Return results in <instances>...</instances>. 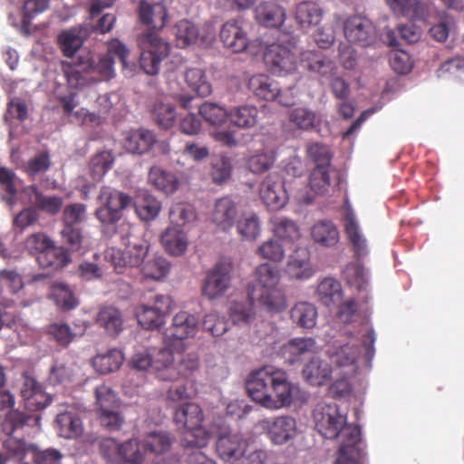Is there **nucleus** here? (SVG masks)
I'll return each instance as SVG.
<instances>
[{
  "label": "nucleus",
  "mask_w": 464,
  "mask_h": 464,
  "mask_svg": "<svg viewBox=\"0 0 464 464\" xmlns=\"http://www.w3.org/2000/svg\"><path fill=\"white\" fill-rule=\"evenodd\" d=\"M97 104L101 105L102 108L99 110L98 113L90 112L88 110L84 108H81L80 110L74 112L75 119L82 123V124H95L98 125L101 123V118L109 113L111 103L107 96H100L96 101Z\"/></svg>",
  "instance_id": "obj_49"
},
{
  "label": "nucleus",
  "mask_w": 464,
  "mask_h": 464,
  "mask_svg": "<svg viewBox=\"0 0 464 464\" xmlns=\"http://www.w3.org/2000/svg\"><path fill=\"white\" fill-rule=\"evenodd\" d=\"M281 279L280 270L268 263L257 266L254 272V281L248 285V295L257 291L277 287Z\"/></svg>",
  "instance_id": "obj_20"
},
{
  "label": "nucleus",
  "mask_w": 464,
  "mask_h": 464,
  "mask_svg": "<svg viewBox=\"0 0 464 464\" xmlns=\"http://www.w3.org/2000/svg\"><path fill=\"white\" fill-rule=\"evenodd\" d=\"M172 306L173 300L169 295H156L151 303L135 308V316L142 328L159 330L165 324Z\"/></svg>",
  "instance_id": "obj_9"
},
{
  "label": "nucleus",
  "mask_w": 464,
  "mask_h": 464,
  "mask_svg": "<svg viewBox=\"0 0 464 464\" xmlns=\"http://www.w3.org/2000/svg\"><path fill=\"white\" fill-rule=\"evenodd\" d=\"M391 9L398 14L416 18L419 10H423L424 5L413 0H385Z\"/></svg>",
  "instance_id": "obj_64"
},
{
  "label": "nucleus",
  "mask_w": 464,
  "mask_h": 464,
  "mask_svg": "<svg viewBox=\"0 0 464 464\" xmlns=\"http://www.w3.org/2000/svg\"><path fill=\"white\" fill-rule=\"evenodd\" d=\"M198 112L207 122L214 126H221L228 121V111L213 102L201 104Z\"/></svg>",
  "instance_id": "obj_53"
},
{
  "label": "nucleus",
  "mask_w": 464,
  "mask_h": 464,
  "mask_svg": "<svg viewBox=\"0 0 464 464\" xmlns=\"http://www.w3.org/2000/svg\"><path fill=\"white\" fill-rule=\"evenodd\" d=\"M361 353V348L355 344L345 343L331 353V362L334 364L337 378L330 386V392L334 397H343L351 391L349 375L354 372V364Z\"/></svg>",
  "instance_id": "obj_6"
},
{
  "label": "nucleus",
  "mask_w": 464,
  "mask_h": 464,
  "mask_svg": "<svg viewBox=\"0 0 464 464\" xmlns=\"http://www.w3.org/2000/svg\"><path fill=\"white\" fill-rule=\"evenodd\" d=\"M150 182L166 195L174 193L179 188L177 177L160 167H152L149 172Z\"/></svg>",
  "instance_id": "obj_40"
},
{
  "label": "nucleus",
  "mask_w": 464,
  "mask_h": 464,
  "mask_svg": "<svg viewBox=\"0 0 464 464\" xmlns=\"http://www.w3.org/2000/svg\"><path fill=\"white\" fill-rule=\"evenodd\" d=\"M307 158L314 164V169H330L333 154L329 146L314 142L306 148Z\"/></svg>",
  "instance_id": "obj_47"
},
{
  "label": "nucleus",
  "mask_w": 464,
  "mask_h": 464,
  "mask_svg": "<svg viewBox=\"0 0 464 464\" xmlns=\"http://www.w3.org/2000/svg\"><path fill=\"white\" fill-rule=\"evenodd\" d=\"M259 425L275 445H284L296 435V421L291 416L266 418L262 420Z\"/></svg>",
  "instance_id": "obj_13"
},
{
  "label": "nucleus",
  "mask_w": 464,
  "mask_h": 464,
  "mask_svg": "<svg viewBox=\"0 0 464 464\" xmlns=\"http://www.w3.org/2000/svg\"><path fill=\"white\" fill-rule=\"evenodd\" d=\"M289 121L297 129L309 130L319 124L320 119L318 115L304 107H296L288 112Z\"/></svg>",
  "instance_id": "obj_46"
},
{
  "label": "nucleus",
  "mask_w": 464,
  "mask_h": 464,
  "mask_svg": "<svg viewBox=\"0 0 464 464\" xmlns=\"http://www.w3.org/2000/svg\"><path fill=\"white\" fill-rule=\"evenodd\" d=\"M160 242L167 253L174 256L185 254L188 246L187 233L178 227H169L161 234Z\"/></svg>",
  "instance_id": "obj_25"
},
{
  "label": "nucleus",
  "mask_w": 464,
  "mask_h": 464,
  "mask_svg": "<svg viewBox=\"0 0 464 464\" xmlns=\"http://www.w3.org/2000/svg\"><path fill=\"white\" fill-rule=\"evenodd\" d=\"M174 420L185 429L181 438L184 448L202 449L208 445L210 432L202 425L204 414L199 405L192 402L183 404L175 411Z\"/></svg>",
  "instance_id": "obj_4"
},
{
  "label": "nucleus",
  "mask_w": 464,
  "mask_h": 464,
  "mask_svg": "<svg viewBox=\"0 0 464 464\" xmlns=\"http://www.w3.org/2000/svg\"><path fill=\"white\" fill-rule=\"evenodd\" d=\"M264 63L267 69L277 75H285L296 71L298 63L304 69L328 77L333 75L334 63L322 53L304 51L298 53L295 46L273 44L264 53Z\"/></svg>",
  "instance_id": "obj_2"
},
{
  "label": "nucleus",
  "mask_w": 464,
  "mask_h": 464,
  "mask_svg": "<svg viewBox=\"0 0 464 464\" xmlns=\"http://www.w3.org/2000/svg\"><path fill=\"white\" fill-rule=\"evenodd\" d=\"M258 24L268 28L281 26L285 19V10L276 3L265 2L260 4L255 11Z\"/></svg>",
  "instance_id": "obj_28"
},
{
  "label": "nucleus",
  "mask_w": 464,
  "mask_h": 464,
  "mask_svg": "<svg viewBox=\"0 0 464 464\" xmlns=\"http://www.w3.org/2000/svg\"><path fill=\"white\" fill-rule=\"evenodd\" d=\"M172 442L173 440L168 432L152 431L145 436L141 446L145 450L156 455H161L170 450Z\"/></svg>",
  "instance_id": "obj_42"
},
{
  "label": "nucleus",
  "mask_w": 464,
  "mask_h": 464,
  "mask_svg": "<svg viewBox=\"0 0 464 464\" xmlns=\"http://www.w3.org/2000/svg\"><path fill=\"white\" fill-rule=\"evenodd\" d=\"M148 246L134 244L127 246L125 250L110 247L105 252V258L113 266L116 273H123L127 266H139L148 253Z\"/></svg>",
  "instance_id": "obj_14"
},
{
  "label": "nucleus",
  "mask_w": 464,
  "mask_h": 464,
  "mask_svg": "<svg viewBox=\"0 0 464 464\" xmlns=\"http://www.w3.org/2000/svg\"><path fill=\"white\" fill-rule=\"evenodd\" d=\"M99 450L110 464H143L145 459L137 439L121 442L113 438H104L99 443Z\"/></svg>",
  "instance_id": "obj_7"
},
{
  "label": "nucleus",
  "mask_w": 464,
  "mask_h": 464,
  "mask_svg": "<svg viewBox=\"0 0 464 464\" xmlns=\"http://www.w3.org/2000/svg\"><path fill=\"white\" fill-rule=\"evenodd\" d=\"M152 117L159 126L169 129L177 118L175 107L168 102H157L152 109Z\"/></svg>",
  "instance_id": "obj_54"
},
{
  "label": "nucleus",
  "mask_w": 464,
  "mask_h": 464,
  "mask_svg": "<svg viewBox=\"0 0 464 464\" xmlns=\"http://www.w3.org/2000/svg\"><path fill=\"white\" fill-rule=\"evenodd\" d=\"M290 317L298 326L311 329L314 327L316 324L317 309L311 303L298 302L292 307Z\"/></svg>",
  "instance_id": "obj_38"
},
{
  "label": "nucleus",
  "mask_w": 464,
  "mask_h": 464,
  "mask_svg": "<svg viewBox=\"0 0 464 464\" xmlns=\"http://www.w3.org/2000/svg\"><path fill=\"white\" fill-rule=\"evenodd\" d=\"M114 157L109 150L101 151L92 157L90 161L91 175L94 180H101L112 168Z\"/></svg>",
  "instance_id": "obj_51"
},
{
  "label": "nucleus",
  "mask_w": 464,
  "mask_h": 464,
  "mask_svg": "<svg viewBox=\"0 0 464 464\" xmlns=\"http://www.w3.org/2000/svg\"><path fill=\"white\" fill-rule=\"evenodd\" d=\"M256 254L263 259L273 263H280L285 258V250L276 239H269L258 246Z\"/></svg>",
  "instance_id": "obj_61"
},
{
  "label": "nucleus",
  "mask_w": 464,
  "mask_h": 464,
  "mask_svg": "<svg viewBox=\"0 0 464 464\" xmlns=\"http://www.w3.org/2000/svg\"><path fill=\"white\" fill-rule=\"evenodd\" d=\"M174 35L177 46L186 48L197 42L199 32L196 24L188 19H183L175 24Z\"/></svg>",
  "instance_id": "obj_45"
},
{
  "label": "nucleus",
  "mask_w": 464,
  "mask_h": 464,
  "mask_svg": "<svg viewBox=\"0 0 464 464\" xmlns=\"http://www.w3.org/2000/svg\"><path fill=\"white\" fill-rule=\"evenodd\" d=\"M316 430L325 439H338L342 444H356L360 441L361 430L349 425L346 416L339 412L336 404H319L314 411Z\"/></svg>",
  "instance_id": "obj_3"
},
{
  "label": "nucleus",
  "mask_w": 464,
  "mask_h": 464,
  "mask_svg": "<svg viewBox=\"0 0 464 464\" xmlns=\"http://www.w3.org/2000/svg\"><path fill=\"white\" fill-rule=\"evenodd\" d=\"M211 220L222 230L230 228L237 214L235 205H209Z\"/></svg>",
  "instance_id": "obj_52"
},
{
  "label": "nucleus",
  "mask_w": 464,
  "mask_h": 464,
  "mask_svg": "<svg viewBox=\"0 0 464 464\" xmlns=\"http://www.w3.org/2000/svg\"><path fill=\"white\" fill-rule=\"evenodd\" d=\"M96 324L105 333L111 336H118L124 328V319L120 309L112 305L102 306L96 316Z\"/></svg>",
  "instance_id": "obj_23"
},
{
  "label": "nucleus",
  "mask_w": 464,
  "mask_h": 464,
  "mask_svg": "<svg viewBox=\"0 0 464 464\" xmlns=\"http://www.w3.org/2000/svg\"><path fill=\"white\" fill-rule=\"evenodd\" d=\"M238 233L246 239L255 240L260 234L259 219L255 214H246L237 222Z\"/></svg>",
  "instance_id": "obj_63"
},
{
  "label": "nucleus",
  "mask_w": 464,
  "mask_h": 464,
  "mask_svg": "<svg viewBox=\"0 0 464 464\" xmlns=\"http://www.w3.org/2000/svg\"><path fill=\"white\" fill-rule=\"evenodd\" d=\"M198 318L187 311H179L173 318L168 328V336L177 340H186L194 337L198 333Z\"/></svg>",
  "instance_id": "obj_19"
},
{
  "label": "nucleus",
  "mask_w": 464,
  "mask_h": 464,
  "mask_svg": "<svg viewBox=\"0 0 464 464\" xmlns=\"http://www.w3.org/2000/svg\"><path fill=\"white\" fill-rule=\"evenodd\" d=\"M155 142L153 131L145 129L131 130L126 133L124 148L130 153L143 154L148 152Z\"/></svg>",
  "instance_id": "obj_27"
},
{
  "label": "nucleus",
  "mask_w": 464,
  "mask_h": 464,
  "mask_svg": "<svg viewBox=\"0 0 464 464\" xmlns=\"http://www.w3.org/2000/svg\"><path fill=\"white\" fill-rule=\"evenodd\" d=\"M343 227L354 258L357 261L364 258L369 254L368 241L350 207L345 209Z\"/></svg>",
  "instance_id": "obj_16"
},
{
  "label": "nucleus",
  "mask_w": 464,
  "mask_h": 464,
  "mask_svg": "<svg viewBox=\"0 0 464 464\" xmlns=\"http://www.w3.org/2000/svg\"><path fill=\"white\" fill-rule=\"evenodd\" d=\"M85 30L82 27H72L62 31L57 37L58 44L64 56L72 57L82 46Z\"/></svg>",
  "instance_id": "obj_34"
},
{
  "label": "nucleus",
  "mask_w": 464,
  "mask_h": 464,
  "mask_svg": "<svg viewBox=\"0 0 464 464\" xmlns=\"http://www.w3.org/2000/svg\"><path fill=\"white\" fill-rule=\"evenodd\" d=\"M316 295L321 304L330 307L341 303L343 291L338 280L333 277H325L318 284Z\"/></svg>",
  "instance_id": "obj_32"
},
{
  "label": "nucleus",
  "mask_w": 464,
  "mask_h": 464,
  "mask_svg": "<svg viewBox=\"0 0 464 464\" xmlns=\"http://www.w3.org/2000/svg\"><path fill=\"white\" fill-rule=\"evenodd\" d=\"M343 274L347 283L357 291L358 298L362 302L367 303L369 299V284L363 266L358 262L348 264Z\"/></svg>",
  "instance_id": "obj_26"
},
{
  "label": "nucleus",
  "mask_w": 464,
  "mask_h": 464,
  "mask_svg": "<svg viewBox=\"0 0 464 464\" xmlns=\"http://www.w3.org/2000/svg\"><path fill=\"white\" fill-rule=\"evenodd\" d=\"M248 447L247 440L239 433L228 430L221 432L216 441V452L225 462L236 463Z\"/></svg>",
  "instance_id": "obj_15"
},
{
  "label": "nucleus",
  "mask_w": 464,
  "mask_h": 464,
  "mask_svg": "<svg viewBox=\"0 0 464 464\" xmlns=\"http://www.w3.org/2000/svg\"><path fill=\"white\" fill-rule=\"evenodd\" d=\"M130 364L138 371L153 369L157 378L161 381L173 382L180 376V370L174 365V355L169 349H160L154 358L147 353H135Z\"/></svg>",
  "instance_id": "obj_8"
},
{
  "label": "nucleus",
  "mask_w": 464,
  "mask_h": 464,
  "mask_svg": "<svg viewBox=\"0 0 464 464\" xmlns=\"http://www.w3.org/2000/svg\"><path fill=\"white\" fill-rule=\"evenodd\" d=\"M259 121V111L256 106L242 104L233 106L228 110V123L240 130H251Z\"/></svg>",
  "instance_id": "obj_22"
},
{
  "label": "nucleus",
  "mask_w": 464,
  "mask_h": 464,
  "mask_svg": "<svg viewBox=\"0 0 464 464\" xmlns=\"http://www.w3.org/2000/svg\"><path fill=\"white\" fill-rule=\"evenodd\" d=\"M273 224L274 234L279 239L295 244L301 238L300 228L293 220L286 218H276Z\"/></svg>",
  "instance_id": "obj_43"
},
{
  "label": "nucleus",
  "mask_w": 464,
  "mask_h": 464,
  "mask_svg": "<svg viewBox=\"0 0 464 464\" xmlns=\"http://www.w3.org/2000/svg\"><path fill=\"white\" fill-rule=\"evenodd\" d=\"M285 273L294 279L305 280L313 276L314 270L310 262V252L305 247H298L290 256Z\"/></svg>",
  "instance_id": "obj_21"
},
{
  "label": "nucleus",
  "mask_w": 464,
  "mask_h": 464,
  "mask_svg": "<svg viewBox=\"0 0 464 464\" xmlns=\"http://www.w3.org/2000/svg\"><path fill=\"white\" fill-rule=\"evenodd\" d=\"M219 36L224 45L234 53H242L248 45V38L240 19L227 21L221 27Z\"/></svg>",
  "instance_id": "obj_17"
},
{
  "label": "nucleus",
  "mask_w": 464,
  "mask_h": 464,
  "mask_svg": "<svg viewBox=\"0 0 464 464\" xmlns=\"http://www.w3.org/2000/svg\"><path fill=\"white\" fill-rule=\"evenodd\" d=\"M309 186L314 194L325 195L331 186L329 169H313L309 176Z\"/></svg>",
  "instance_id": "obj_60"
},
{
  "label": "nucleus",
  "mask_w": 464,
  "mask_h": 464,
  "mask_svg": "<svg viewBox=\"0 0 464 464\" xmlns=\"http://www.w3.org/2000/svg\"><path fill=\"white\" fill-rule=\"evenodd\" d=\"M173 227H180L197 218L194 205H173L169 212Z\"/></svg>",
  "instance_id": "obj_58"
},
{
  "label": "nucleus",
  "mask_w": 464,
  "mask_h": 464,
  "mask_svg": "<svg viewBox=\"0 0 464 464\" xmlns=\"http://www.w3.org/2000/svg\"><path fill=\"white\" fill-rule=\"evenodd\" d=\"M250 298L258 302L260 306L270 314L282 313L287 307L285 295L279 286L257 291L255 295H250Z\"/></svg>",
  "instance_id": "obj_24"
},
{
  "label": "nucleus",
  "mask_w": 464,
  "mask_h": 464,
  "mask_svg": "<svg viewBox=\"0 0 464 464\" xmlns=\"http://www.w3.org/2000/svg\"><path fill=\"white\" fill-rule=\"evenodd\" d=\"M170 265L162 256H155L146 261L142 266V274L147 278L160 280L169 272Z\"/></svg>",
  "instance_id": "obj_55"
},
{
  "label": "nucleus",
  "mask_w": 464,
  "mask_h": 464,
  "mask_svg": "<svg viewBox=\"0 0 464 464\" xmlns=\"http://www.w3.org/2000/svg\"><path fill=\"white\" fill-rule=\"evenodd\" d=\"M313 240L324 247L334 246L340 239L337 227L330 220H321L311 227Z\"/></svg>",
  "instance_id": "obj_33"
},
{
  "label": "nucleus",
  "mask_w": 464,
  "mask_h": 464,
  "mask_svg": "<svg viewBox=\"0 0 464 464\" xmlns=\"http://www.w3.org/2000/svg\"><path fill=\"white\" fill-rule=\"evenodd\" d=\"M185 82L198 96L207 97L212 92L211 83L207 79L204 70L189 68L185 72Z\"/></svg>",
  "instance_id": "obj_44"
},
{
  "label": "nucleus",
  "mask_w": 464,
  "mask_h": 464,
  "mask_svg": "<svg viewBox=\"0 0 464 464\" xmlns=\"http://www.w3.org/2000/svg\"><path fill=\"white\" fill-rule=\"evenodd\" d=\"M95 399L98 412L120 408V400L107 385H100L95 389Z\"/></svg>",
  "instance_id": "obj_59"
},
{
  "label": "nucleus",
  "mask_w": 464,
  "mask_h": 464,
  "mask_svg": "<svg viewBox=\"0 0 464 464\" xmlns=\"http://www.w3.org/2000/svg\"><path fill=\"white\" fill-rule=\"evenodd\" d=\"M124 361L121 351L110 349L105 353H99L92 360L93 368L101 374H107L120 369Z\"/></svg>",
  "instance_id": "obj_37"
},
{
  "label": "nucleus",
  "mask_w": 464,
  "mask_h": 464,
  "mask_svg": "<svg viewBox=\"0 0 464 464\" xmlns=\"http://www.w3.org/2000/svg\"><path fill=\"white\" fill-rule=\"evenodd\" d=\"M314 347L315 342L313 338H295L284 345L282 353L290 364H294L305 354L313 353Z\"/></svg>",
  "instance_id": "obj_36"
},
{
  "label": "nucleus",
  "mask_w": 464,
  "mask_h": 464,
  "mask_svg": "<svg viewBox=\"0 0 464 464\" xmlns=\"http://www.w3.org/2000/svg\"><path fill=\"white\" fill-rule=\"evenodd\" d=\"M248 87L256 96L266 101H276L278 95V83L266 74L253 75Z\"/></svg>",
  "instance_id": "obj_35"
},
{
  "label": "nucleus",
  "mask_w": 464,
  "mask_h": 464,
  "mask_svg": "<svg viewBox=\"0 0 464 464\" xmlns=\"http://www.w3.org/2000/svg\"><path fill=\"white\" fill-rule=\"evenodd\" d=\"M171 3L172 0H160L153 4L140 0L137 10L139 21L149 27L146 30H162L169 21V6Z\"/></svg>",
  "instance_id": "obj_11"
},
{
  "label": "nucleus",
  "mask_w": 464,
  "mask_h": 464,
  "mask_svg": "<svg viewBox=\"0 0 464 464\" xmlns=\"http://www.w3.org/2000/svg\"><path fill=\"white\" fill-rule=\"evenodd\" d=\"M49 0H25L22 10V28L28 31L32 20L49 8Z\"/></svg>",
  "instance_id": "obj_56"
},
{
  "label": "nucleus",
  "mask_w": 464,
  "mask_h": 464,
  "mask_svg": "<svg viewBox=\"0 0 464 464\" xmlns=\"http://www.w3.org/2000/svg\"><path fill=\"white\" fill-rule=\"evenodd\" d=\"M362 441L356 444H342L338 450L335 464H360L359 460L362 458Z\"/></svg>",
  "instance_id": "obj_62"
},
{
  "label": "nucleus",
  "mask_w": 464,
  "mask_h": 464,
  "mask_svg": "<svg viewBox=\"0 0 464 464\" xmlns=\"http://www.w3.org/2000/svg\"><path fill=\"white\" fill-rule=\"evenodd\" d=\"M55 429L62 438L78 439L83 434L82 420L79 412L72 407H67L55 418Z\"/></svg>",
  "instance_id": "obj_18"
},
{
  "label": "nucleus",
  "mask_w": 464,
  "mask_h": 464,
  "mask_svg": "<svg viewBox=\"0 0 464 464\" xmlns=\"http://www.w3.org/2000/svg\"><path fill=\"white\" fill-rule=\"evenodd\" d=\"M233 273V263L222 259L207 272L202 285V294L209 300L222 296L230 287Z\"/></svg>",
  "instance_id": "obj_10"
},
{
  "label": "nucleus",
  "mask_w": 464,
  "mask_h": 464,
  "mask_svg": "<svg viewBox=\"0 0 464 464\" xmlns=\"http://www.w3.org/2000/svg\"><path fill=\"white\" fill-rule=\"evenodd\" d=\"M36 260L40 266L57 270L64 267L70 262L69 253L63 247L55 246L54 243L37 256Z\"/></svg>",
  "instance_id": "obj_39"
},
{
  "label": "nucleus",
  "mask_w": 464,
  "mask_h": 464,
  "mask_svg": "<svg viewBox=\"0 0 464 464\" xmlns=\"http://www.w3.org/2000/svg\"><path fill=\"white\" fill-rule=\"evenodd\" d=\"M32 461L34 464H61L63 453L56 449H40L36 444H30Z\"/></svg>",
  "instance_id": "obj_57"
},
{
  "label": "nucleus",
  "mask_w": 464,
  "mask_h": 464,
  "mask_svg": "<svg viewBox=\"0 0 464 464\" xmlns=\"http://www.w3.org/2000/svg\"><path fill=\"white\" fill-rule=\"evenodd\" d=\"M51 294L58 307L69 311L78 305V300L70 287L63 283H55L51 287Z\"/></svg>",
  "instance_id": "obj_48"
},
{
  "label": "nucleus",
  "mask_w": 464,
  "mask_h": 464,
  "mask_svg": "<svg viewBox=\"0 0 464 464\" xmlns=\"http://www.w3.org/2000/svg\"><path fill=\"white\" fill-rule=\"evenodd\" d=\"M334 369L331 365L319 358L311 359L302 371L305 381L314 386H322L331 378Z\"/></svg>",
  "instance_id": "obj_29"
},
{
  "label": "nucleus",
  "mask_w": 464,
  "mask_h": 464,
  "mask_svg": "<svg viewBox=\"0 0 464 464\" xmlns=\"http://www.w3.org/2000/svg\"><path fill=\"white\" fill-rule=\"evenodd\" d=\"M41 417L38 414H27L18 410L9 411L3 421V431L6 435H12L16 430L25 426L40 427Z\"/></svg>",
  "instance_id": "obj_31"
},
{
  "label": "nucleus",
  "mask_w": 464,
  "mask_h": 464,
  "mask_svg": "<svg viewBox=\"0 0 464 464\" xmlns=\"http://www.w3.org/2000/svg\"><path fill=\"white\" fill-rule=\"evenodd\" d=\"M137 43L140 48V67L148 75H157L161 63L170 53V44L157 32L145 30L138 35Z\"/></svg>",
  "instance_id": "obj_5"
},
{
  "label": "nucleus",
  "mask_w": 464,
  "mask_h": 464,
  "mask_svg": "<svg viewBox=\"0 0 464 464\" xmlns=\"http://www.w3.org/2000/svg\"><path fill=\"white\" fill-rule=\"evenodd\" d=\"M323 15V9L314 2H301L295 7V18L302 30L318 25Z\"/></svg>",
  "instance_id": "obj_30"
},
{
  "label": "nucleus",
  "mask_w": 464,
  "mask_h": 464,
  "mask_svg": "<svg viewBox=\"0 0 464 464\" xmlns=\"http://www.w3.org/2000/svg\"><path fill=\"white\" fill-rule=\"evenodd\" d=\"M344 37L349 43L361 46L371 45L376 38V29L372 22L360 14L349 16L343 22Z\"/></svg>",
  "instance_id": "obj_12"
},
{
  "label": "nucleus",
  "mask_w": 464,
  "mask_h": 464,
  "mask_svg": "<svg viewBox=\"0 0 464 464\" xmlns=\"http://www.w3.org/2000/svg\"><path fill=\"white\" fill-rule=\"evenodd\" d=\"M60 205H32L24 210L20 211L14 218V225L21 229H24L34 224L39 218L40 210H52L53 212L58 210Z\"/></svg>",
  "instance_id": "obj_50"
},
{
  "label": "nucleus",
  "mask_w": 464,
  "mask_h": 464,
  "mask_svg": "<svg viewBox=\"0 0 464 464\" xmlns=\"http://www.w3.org/2000/svg\"><path fill=\"white\" fill-rule=\"evenodd\" d=\"M254 299L247 298L243 301H234L229 306V316L236 324H247L251 323L256 316L254 310Z\"/></svg>",
  "instance_id": "obj_41"
},
{
  "label": "nucleus",
  "mask_w": 464,
  "mask_h": 464,
  "mask_svg": "<svg viewBox=\"0 0 464 464\" xmlns=\"http://www.w3.org/2000/svg\"><path fill=\"white\" fill-rule=\"evenodd\" d=\"M246 388L252 401L268 410L290 406L298 385L291 382L285 371L266 365L249 373Z\"/></svg>",
  "instance_id": "obj_1"
}]
</instances>
